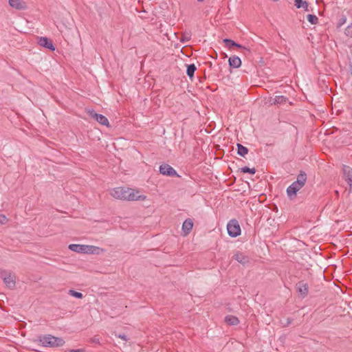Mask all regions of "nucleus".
<instances>
[{
  "mask_svg": "<svg viewBox=\"0 0 352 352\" xmlns=\"http://www.w3.org/2000/svg\"><path fill=\"white\" fill-rule=\"evenodd\" d=\"M8 222V219L6 215L0 214V223L6 224Z\"/></svg>",
  "mask_w": 352,
  "mask_h": 352,
  "instance_id": "nucleus-28",
  "label": "nucleus"
},
{
  "mask_svg": "<svg viewBox=\"0 0 352 352\" xmlns=\"http://www.w3.org/2000/svg\"><path fill=\"white\" fill-rule=\"evenodd\" d=\"M228 64L230 67L239 68L241 65V60L237 56H232L228 59Z\"/></svg>",
  "mask_w": 352,
  "mask_h": 352,
  "instance_id": "nucleus-14",
  "label": "nucleus"
},
{
  "mask_svg": "<svg viewBox=\"0 0 352 352\" xmlns=\"http://www.w3.org/2000/svg\"><path fill=\"white\" fill-rule=\"evenodd\" d=\"M225 322L228 325H237L239 323V320L234 316L228 315L225 317Z\"/></svg>",
  "mask_w": 352,
  "mask_h": 352,
  "instance_id": "nucleus-16",
  "label": "nucleus"
},
{
  "mask_svg": "<svg viewBox=\"0 0 352 352\" xmlns=\"http://www.w3.org/2000/svg\"><path fill=\"white\" fill-rule=\"evenodd\" d=\"M204 0H197L199 2H203Z\"/></svg>",
  "mask_w": 352,
  "mask_h": 352,
  "instance_id": "nucleus-37",
  "label": "nucleus"
},
{
  "mask_svg": "<svg viewBox=\"0 0 352 352\" xmlns=\"http://www.w3.org/2000/svg\"><path fill=\"white\" fill-rule=\"evenodd\" d=\"M69 249L75 252L84 253V245L70 244L69 245Z\"/></svg>",
  "mask_w": 352,
  "mask_h": 352,
  "instance_id": "nucleus-18",
  "label": "nucleus"
},
{
  "mask_svg": "<svg viewBox=\"0 0 352 352\" xmlns=\"http://www.w3.org/2000/svg\"><path fill=\"white\" fill-rule=\"evenodd\" d=\"M9 5L18 10H24L27 9L26 3L23 0H9Z\"/></svg>",
  "mask_w": 352,
  "mask_h": 352,
  "instance_id": "nucleus-12",
  "label": "nucleus"
},
{
  "mask_svg": "<svg viewBox=\"0 0 352 352\" xmlns=\"http://www.w3.org/2000/svg\"><path fill=\"white\" fill-rule=\"evenodd\" d=\"M223 42L225 43V45L228 48L231 49L234 47V45H236V42L232 39L230 38H224L223 40Z\"/></svg>",
  "mask_w": 352,
  "mask_h": 352,
  "instance_id": "nucleus-24",
  "label": "nucleus"
},
{
  "mask_svg": "<svg viewBox=\"0 0 352 352\" xmlns=\"http://www.w3.org/2000/svg\"><path fill=\"white\" fill-rule=\"evenodd\" d=\"M68 294L69 295H71L72 296L75 297L76 298H79V299H81L83 297V295H82V293L76 292V291H74L73 289L69 290Z\"/></svg>",
  "mask_w": 352,
  "mask_h": 352,
  "instance_id": "nucleus-25",
  "label": "nucleus"
},
{
  "mask_svg": "<svg viewBox=\"0 0 352 352\" xmlns=\"http://www.w3.org/2000/svg\"><path fill=\"white\" fill-rule=\"evenodd\" d=\"M0 277L8 288L12 289L15 287L16 276L12 272L0 269Z\"/></svg>",
  "mask_w": 352,
  "mask_h": 352,
  "instance_id": "nucleus-3",
  "label": "nucleus"
},
{
  "mask_svg": "<svg viewBox=\"0 0 352 352\" xmlns=\"http://www.w3.org/2000/svg\"><path fill=\"white\" fill-rule=\"evenodd\" d=\"M306 181H307V174L305 173V172L301 170L300 172V173L298 174V175L297 177V179H296V181H295V182L298 185H300L301 187H303Z\"/></svg>",
  "mask_w": 352,
  "mask_h": 352,
  "instance_id": "nucleus-15",
  "label": "nucleus"
},
{
  "mask_svg": "<svg viewBox=\"0 0 352 352\" xmlns=\"http://www.w3.org/2000/svg\"><path fill=\"white\" fill-rule=\"evenodd\" d=\"M38 43L39 45L50 50V51L55 50V46L52 41L47 37L41 36L38 38Z\"/></svg>",
  "mask_w": 352,
  "mask_h": 352,
  "instance_id": "nucleus-9",
  "label": "nucleus"
},
{
  "mask_svg": "<svg viewBox=\"0 0 352 352\" xmlns=\"http://www.w3.org/2000/svg\"><path fill=\"white\" fill-rule=\"evenodd\" d=\"M197 67L195 64L187 65L186 74L189 77V78L192 79L194 77L195 72L196 71Z\"/></svg>",
  "mask_w": 352,
  "mask_h": 352,
  "instance_id": "nucleus-21",
  "label": "nucleus"
},
{
  "mask_svg": "<svg viewBox=\"0 0 352 352\" xmlns=\"http://www.w3.org/2000/svg\"><path fill=\"white\" fill-rule=\"evenodd\" d=\"M36 342H39L45 347H58L65 344V340L62 338L56 337L50 334L38 336Z\"/></svg>",
  "mask_w": 352,
  "mask_h": 352,
  "instance_id": "nucleus-2",
  "label": "nucleus"
},
{
  "mask_svg": "<svg viewBox=\"0 0 352 352\" xmlns=\"http://www.w3.org/2000/svg\"><path fill=\"white\" fill-rule=\"evenodd\" d=\"M234 47H236L237 48H239V49H246L245 47H243L242 45L241 44H239L237 43H236V45H234Z\"/></svg>",
  "mask_w": 352,
  "mask_h": 352,
  "instance_id": "nucleus-35",
  "label": "nucleus"
},
{
  "mask_svg": "<svg viewBox=\"0 0 352 352\" xmlns=\"http://www.w3.org/2000/svg\"><path fill=\"white\" fill-rule=\"evenodd\" d=\"M227 230L229 236L236 237L241 234V228L236 219H231L227 225Z\"/></svg>",
  "mask_w": 352,
  "mask_h": 352,
  "instance_id": "nucleus-4",
  "label": "nucleus"
},
{
  "mask_svg": "<svg viewBox=\"0 0 352 352\" xmlns=\"http://www.w3.org/2000/svg\"><path fill=\"white\" fill-rule=\"evenodd\" d=\"M131 188L117 187L111 190L110 195L115 199L128 201H142L146 199L144 195H137Z\"/></svg>",
  "mask_w": 352,
  "mask_h": 352,
  "instance_id": "nucleus-1",
  "label": "nucleus"
},
{
  "mask_svg": "<svg viewBox=\"0 0 352 352\" xmlns=\"http://www.w3.org/2000/svg\"><path fill=\"white\" fill-rule=\"evenodd\" d=\"M307 21L312 25H316L318 22V17L314 14H308L307 16Z\"/></svg>",
  "mask_w": 352,
  "mask_h": 352,
  "instance_id": "nucleus-23",
  "label": "nucleus"
},
{
  "mask_svg": "<svg viewBox=\"0 0 352 352\" xmlns=\"http://www.w3.org/2000/svg\"><path fill=\"white\" fill-rule=\"evenodd\" d=\"M193 227V222L190 219H186L182 224V232L184 235L188 234Z\"/></svg>",
  "mask_w": 352,
  "mask_h": 352,
  "instance_id": "nucleus-13",
  "label": "nucleus"
},
{
  "mask_svg": "<svg viewBox=\"0 0 352 352\" xmlns=\"http://www.w3.org/2000/svg\"><path fill=\"white\" fill-rule=\"evenodd\" d=\"M100 248L94 245H84L85 254H98Z\"/></svg>",
  "mask_w": 352,
  "mask_h": 352,
  "instance_id": "nucleus-17",
  "label": "nucleus"
},
{
  "mask_svg": "<svg viewBox=\"0 0 352 352\" xmlns=\"http://www.w3.org/2000/svg\"><path fill=\"white\" fill-rule=\"evenodd\" d=\"M342 171H343L344 178L349 186L350 191H351L352 190V168L349 166H346V165H343Z\"/></svg>",
  "mask_w": 352,
  "mask_h": 352,
  "instance_id": "nucleus-7",
  "label": "nucleus"
},
{
  "mask_svg": "<svg viewBox=\"0 0 352 352\" xmlns=\"http://www.w3.org/2000/svg\"><path fill=\"white\" fill-rule=\"evenodd\" d=\"M160 173L163 175L169 177H178L176 170L168 164H163L160 166Z\"/></svg>",
  "mask_w": 352,
  "mask_h": 352,
  "instance_id": "nucleus-5",
  "label": "nucleus"
},
{
  "mask_svg": "<svg viewBox=\"0 0 352 352\" xmlns=\"http://www.w3.org/2000/svg\"><path fill=\"white\" fill-rule=\"evenodd\" d=\"M346 21V19L344 16H343L342 17L340 18V21H339V23H338V26H341L343 24L345 23Z\"/></svg>",
  "mask_w": 352,
  "mask_h": 352,
  "instance_id": "nucleus-30",
  "label": "nucleus"
},
{
  "mask_svg": "<svg viewBox=\"0 0 352 352\" xmlns=\"http://www.w3.org/2000/svg\"><path fill=\"white\" fill-rule=\"evenodd\" d=\"M302 188V187H301L300 185H298L295 182H293L287 188V194L288 197L290 199H293V197H295L296 192Z\"/></svg>",
  "mask_w": 352,
  "mask_h": 352,
  "instance_id": "nucleus-11",
  "label": "nucleus"
},
{
  "mask_svg": "<svg viewBox=\"0 0 352 352\" xmlns=\"http://www.w3.org/2000/svg\"><path fill=\"white\" fill-rule=\"evenodd\" d=\"M293 319L291 318H288L287 319V322L284 324V327H288L290 324H292Z\"/></svg>",
  "mask_w": 352,
  "mask_h": 352,
  "instance_id": "nucleus-33",
  "label": "nucleus"
},
{
  "mask_svg": "<svg viewBox=\"0 0 352 352\" xmlns=\"http://www.w3.org/2000/svg\"><path fill=\"white\" fill-rule=\"evenodd\" d=\"M190 35L189 34H185L181 38V42L185 43L190 40Z\"/></svg>",
  "mask_w": 352,
  "mask_h": 352,
  "instance_id": "nucleus-29",
  "label": "nucleus"
},
{
  "mask_svg": "<svg viewBox=\"0 0 352 352\" xmlns=\"http://www.w3.org/2000/svg\"><path fill=\"white\" fill-rule=\"evenodd\" d=\"M349 72L351 75L352 76V61H350L349 63Z\"/></svg>",
  "mask_w": 352,
  "mask_h": 352,
  "instance_id": "nucleus-36",
  "label": "nucleus"
},
{
  "mask_svg": "<svg viewBox=\"0 0 352 352\" xmlns=\"http://www.w3.org/2000/svg\"><path fill=\"white\" fill-rule=\"evenodd\" d=\"M89 116L94 118L98 123L103 126H108L109 124L108 119L103 115L97 113L94 110H91L89 111Z\"/></svg>",
  "mask_w": 352,
  "mask_h": 352,
  "instance_id": "nucleus-8",
  "label": "nucleus"
},
{
  "mask_svg": "<svg viewBox=\"0 0 352 352\" xmlns=\"http://www.w3.org/2000/svg\"><path fill=\"white\" fill-rule=\"evenodd\" d=\"M345 34H346L347 36L352 37V25H349V26L345 29Z\"/></svg>",
  "mask_w": 352,
  "mask_h": 352,
  "instance_id": "nucleus-27",
  "label": "nucleus"
},
{
  "mask_svg": "<svg viewBox=\"0 0 352 352\" xmlns=\"http://www.w3.org/2000/svg\"><path fill=\"white\" fill-rule=\"evenodd\" d=\"M69 352H85L84 349H70Z\"/></svg>",
  "mask_w": 352,
  "mask_h": 352,
  "instance_id": "nucleus-32",
  "label": "nucleus"
},
{
  "mask_svg": "<svg viewBox=\"0 0 352 352\" xmlns=\"http://www.w3.org/2000/svg\"><path fill=\"white\" fill-rule=\"evenodd\" d=\"M294 5L297 8H302L308 11V3L303 0H294Z\"/></svg>",
  "mask_w": 352,
  "mask_h": 352,
  "instance_id": "nucleus-22",
  "label": "nucleus"
},
{
  "mask_svg": "<svg viewBox=\"0 0 352 352\" xmlns=\"http://www.w3.org/2000/svg\"><path fill=\"white\" fill-rule=\"evenodd\" d=\"M288 98L284 96H276L273 99V102L272 104H283L287 102Z\"/></svg>",
  "mask_w": 352,
  "mask_h": 352,
  "instance_id": "nucleus-19",
  "label": "nucleus"
},
{
  "mask_svg": "<svg viewBox=\"0 0 352 352\" xmlns=\"http://www.w3.org/2000/svg\"><path fill=\"white\" fill-rule=\"evenodd\" d=\"M118 337L119 338H121L122 340H124V341H127V340H128L127 336H126L125 334H124V333L118 334Z\"/></svg>",
  "mask_w": 352,
  "mask_h": 352,
  "instance_id": "nucleus-31",
  "label": "nucleus"
},
{
  "mask_svg": "<svg viewBox=\"0 0 352 352\" xmlns=\"http://www.w3.org/2000/svg\"><path fill=\"white\" fill-rule=\"evenodd\" d=\"M241 172L243 173H250L253 175L256 173V169L254 168H250L248 166H244L241 168Z\"/></svg>",
  "mask_w": 352,
  "mask_h": 352,
  "instance_id": "nucleus-26",
  "label": "nucleus"
},
{
  "mask_svg": "<svg viewBox=\"0 0 352 352\" xmlns=\"http://www.w3.org/2000/svg\"><path fill=\"white\" fill-rule=\"evenodd\" d=\"M237 146V153L241 157H245L248 153V148L242 144L238 143L236 144Z\"/></svg>",
  "mask_w": 352,
  "mask_h": 352,
  "instance_id": "nucleus-20",
  "label": "nucleus"
},
{
  "mask_svg": "<svg viewBox=\"0 0 352 352\" xmlns=\"http://www.w3.org/2000/svg\"><path fill=\"white\" fill-rule=\"evenodd\" d=\"M296 288L302 298L307 296L309 292V287L307 283H305L304 281H299L296 284Z\"/></svg>",
  "mask_w": 352,
  "mask_h": 352,
  "instance_id": "nucleus-10",
  "label": "nucleus"
},
{
  "mask_svg": "<svg viewBox=\"0 0 352 352\" xmlns=\"http://www.w3.org/2000/svg\"><path fill=\"white\" fill-rule=\"evenodd\" d=\"M233 258L243 266H248L250 264V258L241 252H236Z\"/></svg>",
  "mask_w": 352,
  "mask_h": 352,
  "instance_id": "nucleus-6",
  "label": "nucleus"
},
{
  "mask_svg": "<svg viewBox=\"0 0 352 352\" xmlns=\"http://www.w3.org/2000/svg\"><path fill=\"white\" fill-rule=\"evenodd\" d=\"M91 342L93 343H97V344L100 343L99 338L97 337H94V338H91Z\"/></svg>",
  "mask_w": 352,
  "mask_h": 352,
  "instance_id": "nucleus-34",
  "label": "nucleus"
}]
</instances>
